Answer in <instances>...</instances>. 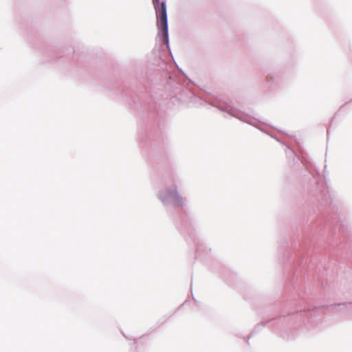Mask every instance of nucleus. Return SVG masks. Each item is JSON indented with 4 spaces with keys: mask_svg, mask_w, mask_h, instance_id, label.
<instances>
[{
    "mask_svg": "<svg viewBox=\"0 0 352 352\" xmlns=\"http://www.w3.org/2000/svg\"><path fill=\"white\" fill-rule=\"evenodd\" d=\"M155 10L157 17V25L161 29L164 41L168 42V22L166 6L164 1L160 2V0H152Z\"/></svg>",
    "mask_w": 352,
    "mask_h": 352,
    "instance_id": "obj_1",
    "label": "nucleus"
}]
</instances>
